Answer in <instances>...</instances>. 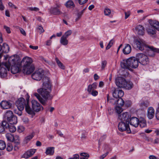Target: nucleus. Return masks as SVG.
<instances>
[{
    "instance_id": "nucleus-1",
    "label": "nucleus",
    "mask_w": 159,
    "mask_h": 159,
    "mask_svg": "<svg viewBox=\"0 0 159 159\" xmlns=\"http://www.w3.org/2000/svg\"><path fill=\"white\" fill-rule=\"evenodd\" d=\"M43 83L42 88L37 89L38 93H35L34 96L43 105H46L48 100H51L53 96L51 94L52 85L49 78L45 76L43 78Z\"/></svg>"
},
{
    "instance_id": "nucleus-2",
    "label": "nucleus",
    "mask_w": 159,
    "mask_h": 159,
    "mask_svg": "<svg viewBox=\"0 0 159 159\" xmlns=\"http://www.w3.org/2000/svg\"><path fill=\"white\" fill-rule=\"evenodd\" d=\"M31 58L29 57H25L23 59L21 64L23 65V71L24 73L29 75L32 73L34 70V67L32 66Z\"/></svg>"
},
{
    "instance_id": "nucleus-3",
    "label": "nucleus",
    "mask_w": 159,
    "mask_h": 159,
    "mask_svg": "<svg viewBox=\"0 0 159 159\" xmlns=\"http://www.w3.org/2000/svg\"><path fill=\"white\" fill-rule=\"evenodd\" d=\"M139 65L138 61L136 57H132L126 60H124L121 62L122 68L129 69L130 68H136Z\"/></svg>"
},
{
    "instance_id": "nucleus-4",
    "label": "nucleus",
    "mask_w": 159,
    "mask_h": 159,
    "mask_svg": "<svg viewBox=\"0 0 159 159\" xmlns=\"http://www.w3.org/2000/svg\"><path fill=\"white\" fill-rule=\"evenodd\" d=\"M8 65L11 66V71L12 73L15 74L20 71V65L16 64V59L14 56L9 57L8 60Z\"/></svg>"
},
{
    "instance_id": "nucleus-5",
    "label": "nucleus",
    "mask_w": 159,
    "mask_h": 159,
    "mask_svg": "<svg viewBox=\"0 0 159 159\" xmlns=\"http://www.w3.org/2000/svg\"><path fill=\"white\" fill-rule=\"evenodd\" d=\"M6 137L7 141L14 143V149L15 151H17L20 147V142L19 137L18 136L13 135L10 133H7L6 134Z\"/></svg>"
},
{
    "instance_id": "nucleus-6",
    "label": "nucleus",
    "mask_w": 159,
    "mask_h": 159,
    "mask_svg": "<svg viewBox=\"0 0 159 159\" xmlns=\"http://www.w3.org/2000/svg\"><path fill=\"white\" fill-rule=\"evenodd\" d=\"M4 120H6L10 124L13 125L17 123V118L14 115L12 111L10 110L7 111L3 116Z\"/></svg>"
},
{
    "instance_id": "nucleus-7",
    "label": "nucleus",
    "mask_w": 159,
    "mask_h": 159,
    "mask_svg": "<svg viewBox=\"0 0 159 159\" xmlns=\"http://www.w3.org/2000/svg\"><path fill=\"white\" fill-rule=\"evenodd\" d=\"M10 70V66L7 62H0V75L2 78L7 77V71Z\"/></svg>"
},
{
    "instance_id": "nucleus-8",
    "label": "nucleus",
    "mask_w": 159,
    "mask_h": 159,
    "mask_svg": "<svg viewBox=\"0 0 159 159\" xmlns=\"http://www.w3.org/2000/svg\"><path fill=\"white\" fill-rule=\"evenodd\" d=\"M136 58L139 62L143 65L148 64L149 62V58L147 56L142 53H138L136 55Z\"/></svg>"
},
{
    "instance_id": "nucleus-9",
    "label": "nucleus",
    "mask_w": 159,
    "mask_h": 159,
    "mask_svg": "<svg viewBox=\"0 0 159 159\" xmlns=\"http://www.w3.org/2000/svg\"><path fill=\"white\" fill-rule=\"evenodd\" d=\"M119 130L121 132L126 131L127 133L129 134L131 132L129 127V123H126L123 121H121L118 125Z\"/></svg>"
},
{
    "instance_id": "nucleus-10",
    "label": "nucleus",
    "mask_w": 159,
    "mask_h": 159,
    "mask_svg": "<svg viewBox=\"0 0 159 159\" xmlns=\"http://www.w3.org/2000/svg\"><path fill=\"white\" fill-rule=\"evenodd\" d=\"M134 42L136 44L137 48L141 51L143 50L144 48L148 46L145 42L143 39H138L134 40Z\"/></svg>"
},
{
    "instance_id": "nucleus-11",
    "label": "nucleus",
    "mask_w": 159,
    "mask_h": 159,
    "mask_svg": "<svg viewBox=\"0 0 159 159\" xmlns=\"http://www.w3.org/2000/svg\"><path fill=\"white\" fill-rule=\"evenodd\" d=\"M27 100L22 98H21L18 99L16 102V105L17 106L19 111H23L24 108L26 106Z\"/></svg>"
},
{
    "instance_id": "nucleus-12",
    "label": "nucleus",
    "mask_w": 159,
    "mask_h": 159,
    "mask_svg": "<svg viewBox=\"0 0 159 159\" xmlns=\"http://www.w3.org/2000/svg\"><path fill=\"white\" fill-rule=\"evenodd\" d=\"M43 70L42 69H39L36 70L32 75V77L34 80L37 81H40L43 76Z\"/></svg>"
},
{
    "instance_id": "nucleus-13",
    "label": "nucleus",
    "mask_w": 159,
    "mask_h": 159,
    "mask_svg": "<svg viewBox=\"0 0 159 159\" xmlns=\"http://www.w3.org/2000/svg\"><path fill=\"white\" fill-rule=\"evenodd\" d=\"M146 48L148 50V54L150 57L155 56V53H159V49L154 48L152 46H149L148 45Z\"/></svg>"
},
{
    "instance_id": "nucleus-14",
    "label": "nucleus",
    "mask_w": 159,
    "mask_h": 159,
    "mask_svg": "<svg viewBox=\"0 0 159 159\" xmlns=\"http://www.w3.org/2000/svg\"><path fill=\"white\" fill-rule=\"evenodd\" d=\"M131 116L128 112L123 113L122 115L119 116L118 119L121 121H123L126 123H129V119H130Z\"/></svg>"
},
{
    "instance_id": "nucleus-15",
    "label": "nucleus",
    "mask_w": 159,
    "mask_h": 159,
    "mask_svg": "<svg viewBox=\"0 0 159 159\" xmlns=\"http://www.w3.org/2000/svg\"><path fill=\"white\" fill-rule=\"evenodd\" d=\"M124 94V92L121 89L118 88H114L112 92L113 97L116 98H121Z\"/></svg>"
},
{
    "instance_id": "nucleus-16",
    "label": "nucleus",
    "mask_w": 159,
    "mask_h": 159,
    "mask_svg": "<svg viewBox=\"0 0 159 159\" xmlns=\"http://www.w3.org/2000/svg\"><path fill=\"white\" fill-rule=\"evenodd\" d=\"M126 80L121 77H118L115 79V83L116 86L120 88H123Z\"/></svg>"
},
{
    "instance_id": "nucleus-17",
    "label": "nucleus",
    "mask_w": 159,
    "mask_h": 159,
    "mask_svg": "<svg viewBox=\"0 0 159 159\" xmlns=\"http://www.w3.org/2000/svg\"><path fill=\"white\" fill-rule=\"evenodd\" d=\"M32 107L34 111L38 112L43 109L41 105L35 100H32L31 102Z\"/></svg>"
},
{
    "instance_id": "nucleus-18",
    "label": "nucleus",
    "mask_w": 159,
    "mask_h": 159,
    "mask_svg": "<svg viewBox=\"0 0 159 159\" xmlns=\"http://www.w3.org/2000/svg\"><path fill=\"white\" fill-rule=\"evenodd\" d=\"M8 123L6 120H3L0 123V133L4 134L6 130L8 129Z\"/></svg>"
},
{
    "instance_id": "nucleus-19",
    "label": "nucleus",
    "mask_w": 159,
    "mask_h": 159,
    "mask_svg": "<svg viewBox=\"0 0 159 159\" xmlns=\"http://www.w3.org/2000/svg\"><path fill=\"white\" fill-rule=\"evenodd\" d=\"M29 98L30 96L27 94V96L26 97L27 103L26 106L25 107V110L26 112L30 114H34V111L33 109H32L29 105Z\"/></svg>"
},
{
    "instance_id": "nucleus-20",
    "label": "nucleus",
    "mask_w": 159,
    "mask_h": 159,
    "mask_svg": "<svg viewBox=\"0 0 159 159\" xmlns=\"http://www.w3.org/2000/svg\"><path fill=\"white\" fill-rule=\"evenodd\" d=\"M129 123L131 125L136 128L139 125V120L137 118L135 117H130Z\"/></svg>"
},
{
    "instance_id": "nucleus-21",
    "label": "nucleus",
    "mask_w": 159,
    "mask_h": 159,
    "mask_svg": "<svg viewBox=\"0 0 159 159\" xmlns=\"http://www.w3.org/2000/svg\"><path fill=\"white\" fill-rule=\"evenodd\" d=\"M0 105L2 109H7L11 107L12 104L10 101L3 100L1 102Z\"/></svg>"
},
{
    "instance_id": "nucleus-22",
    "label": "nucleus",
    "mask_w": 159,
    "mask_h": 159,
    "mask_svg": "<svg viewBox=\"0 0 159 159\" xmlns=\"http://www.w3.org/2000/svg\"><path fill=\"white\" fill-rule=\"evenodd\" d=\"M35 150V149H32L27 151L23 155L22 157L26 159L29 158L34 154Z\"/></svg>"
},
{
    "instance_id": "nucleus-23",
    "label": "nucleus",
    "mask_w": 159,
    "mask_h": 159,
    "mask_svg": "<svg viewBox=\"0 0 159 159\" xmlns=\"http://www.w3.org/2000/svg\"><path fill=\"white\" fill-rule=\"evenodd\" d=\"M149 22L151 25L154 29L159 31V22L156 20L152 19L149 20Z\"/></svg>"
},
{
    "instance_id": "nucleus-24",
    "label": "nucleus",
    "mask_w": 159,
    "mask_h": 159,
    "mask_svg": "<svg viewBox=\"0 0 159 159\" xmlns=\"http://www.w3.org/2000/svg\"><path fill=\"white\" fill-rule=\"evenodd\" d=\"M155 110L152 107H148V109L147 116L149 119H151L154 117Z\"/></svg>"
},
{
    "instance_id": "nucleus-25",
    "label": "nucleus",
    "mask_w": 159,
    "mask_h": 159,
    "mask_svg": "<svg viewBox=\"0 0 159 159\" xmlns=\"http://www.w3.org/2000/svg\"><path fill=\"white\" fill-rule=\"evenodd\" d=\"M136 32L139 35H142L144 33V30L143 26L139 25L136 26L135 28Z\"/></svg>"
},
{
    "instance_id": "nucleus-26",
    "label": "nucleus",
    "mask_w": 159,
    "mask_h": 159,
    "mask_svg": "<svg viewBox=\"0 0 159 159\" xmlns=\"http://www.w3.org/2000/svg\"><path fill=\"white\" fill-rule=\"evenodd\" d=\"M134 86V84L132 82L126 80L123 88L126 89L130 90Z\"/></svg>"
},
{
    "instance_id": "nucleus-27",
    "label": "nucleus",
    "mask_w": 159,
    "mask_h": 159,
    "mask_svg": "<svg viewBox=\"0 0 159 159\" xmlns=\"http://www.w3.org/2000/svg\"><path fill=\"white\" fill-rule=\"evenodd\" d=\"M54 147H48L46 148L45 153L47 155L52 156L54 153Z\"/></svg>"
},
{
    "instance_id": "nucleus-28",
    "label": "nucleus",
    "mask_w": 159,
    "mask_h": 159,
    "mask_svg": "<svg viewBox=\"0 0 159 159\" xmlns=\"http://www.w3.org/2000/svg\"><path fill=\"white\" fill-rule=\"evenodd\" d=\"M131 47L129 44H127L125 48L123 49V52L125 54H128L131 52Z\"/></svg>"
},
{
    "instance_id": "nucleus-29",
    "label": "nucleus",
    "mask_w": 159,
    "mask_h": 159,
    "mask_svg": "<svg viewBox=\"0 0 159 159\" xmlns=\"http://www.w3.org/2000/svg\"><path fill=\"white\" fill-rule=\"evenodd\" d=\"M149 102L148 101H141L139 103V105L141 109H143L149 106Z\"/></svg>"
},
{
    "instance_id": "nucleus-30",
    "label": "nucleus",
    "mask_w": 159,
    "mask_h": 159,
    "mask_svg": "<svg viewBox=\"0 0 159 159\" xmlns=\"http://www.w3.org/2000/svg\"><path fill=\"white\" fill-rule=\"evenodd\" d=\"M9 51V48L8 45L6 43H4L2 46V52L7 53Z\"/></svg>"
},
{
    "instance_id": "nucleus-31",
    "label": "nucleus",
    "mask_w": 159,
    "mask_h": 159,
    "mask_svg": "<svg viewBox=\"0 0 159 159\" xmlns=\"http://www.w3.org/2000/svg\"><path fill=\"white\" fill-rule=\"evenodd\" d=\"M115 104L117 106H122L125 104V102L121 98H120L115 101Z\"/></svg>"
},
{
    "instance_id": "nucleus-32",
    "label": "nucleus",
    "mask_w": 159,
    "mask_h": 159,
    "mask_svg": "<svg viewBox=\"0 0 159 159\" xmlns=\"http://www.w3.org/2000/svg\"><path fill=\"white\" fill-rule=\"evenodd\" d=\"M50 12L54 15H59L62 13L60 10L56 7L52 8Z\"/></svg>"
},
{
    "instance_id": "nucleus-33",
    "label": "nucleus",
    "mask_w": 159,
    "mask_h": 159,
    "mask_svg": "<svg viewBox=\"0 0 159 159\" xmlns=\"http://www.w3.org/2000/svg\"><path fill=\"white\" fill-rule=\"evenodd\" d=\"M67 38L63 36H62L60 40V43L63 45H66L68 43V40Z\"/></svg>"
},
{
    "instance_id": "nucleus-34",
    "label": "nucleus",
    "mask_w": 159,
    "mask_h": 159,
    "mask_svg": "<svg viewBox=\"0 0 159 159\" xmlns=\"http://www.w3.org/2000/svg\"><path fill=\"white\" fill-rule=\"evenodd\" d=\"M55 61L57 64L59 68L63 70L65 69V66L63 65L62 63L59 60L57 57H56Z\"/></svg>"
},
{
    "instance_id": "nucleus-35",
    "label": "nucleus",
    "mask_w": 159,
    "mask_h": 159,
    "mask_svg": "<svg viewBox=\"0 0 159 159\" xmlns=\"http://www.w3.org/2000/svg\"><path fill=\"white\" fill-rule=\"evenodd\" d=\"M139 125L142 128L145 127L147 126L146 121L144 119H142L139 120Z\"/></svg>"
},
{
    "instance_id": "nucleus-36",
    "label": "nucleus",
    "mask_w": 159,
    "mask_h": 159,
    "mask_svg": "<svg viewBox=\"0 0 159 159\" xmlns=\"http://www.w3.org/2000/svg\"><path fill=\"white\" fill-rule=\"evenodd\" d=\"M34 136V133H33L29 135L26 136L24 142L26 143H27L29 141L33 138Z\"/></svg>"
},
{
    "instance_id": "nucleus-37",
    "label": "nucleus",
    "mask_w": 159,
    "mask_h": 159,
    "mask_svg": "<svg viewBox=\"0 0 159 159\" xmlns=\"http://www.w3.org/2000/svg\"><path fill=\"white\" fill-rule=\"evenodd\" d=\"M66 7H74L75 6L74 2L71 0L67 1L66 4Z\"/></svg>"
},
{
    "instance_id": "nucleus-38",
    "label": "nucleus",
    "mask_w": 159,
    "mask_h": 159,
    "mask_svg": "<svg viewBox=\"0 0 159 159\" xmlns=\"http://www.w3.org/2000/svg\"><path fill=\"white\" fill-rule=\"evenodd\" d=\"M6 147L5 142L3 140H0V150H3Z\"/></svg>"
},
{
    "instance_id": "nucleus-39",
    "label": "nucleus",
    "mask_w": 159,
    "mask_h": 159,
    "mask_svg": "<svg viewBox=\"0 0 159 159\" xmlns=\"http://www.w3.org/2000/svg\"><path fill=\"white\" fill-rule=\"evenodd\" d=\"M147 32L150 35H153L156 33L155 29L149 28L147 30Z\"/></svg>"
},
{
    "instance_id": "nucleus-40",
    "label": "nucleus",
    "mask_w": 159,
    "mask_h": 159,
    "mask_svg": "<svg viewBox=\"0 0 159 159\" xmlns=\"http://www.w3.org/2000/svg\"><path fill=\"white\" fill-rule=\"evenodd\" d=\"M8 129H9L10 132L12 133L15 132L16 130V127L13 125H9Z\"/></svg>"
},
{
    "instance_id": "nucleus-41",
    "label": "nucleus",
    "mask_w": 159,
    "mask_h": 159,
    "mask_svg": "<svg viewBox=\"0 0 159 159\" xmlns=\"http://www.w3.org/2000/svg\"><path fill=\"white\" fill-rule=\"evenodd\" d=\"M115 109L116 112L118 114H120L123 111L121 107L118 106H116Z\"/></svg>"
},
{
    "instance_id": "nucleus-42",
    "label": "nucleus",
    "mask_w": 159,
    "mask_h": 159,
    "mask_svg": "<svg viewBox=\"0 0 159 159\" xmlns=\"http://www.w3.org/2000/svg\"><path fill=\"white\" fill-rule=\"evenodd\" d=\"M72 33V31L71 30H69L66 32L62 36L67 38Z\"/></svg>"
},
{
    "instance_id": "nucleus-43",
    "label": "nucleus",
    "mask_w": 159,
    "mask_h": 159,
    "mask_svg": "<svg viewBox=\"0 0 159 159\" xmlns=\"http://www.w3.org/2000/svg\"><path fill=\"white\" fill-rule=\"evenodd\" d=\"M13 148L12 144L11 143H8L7 144V150L8 152H10L12 150Z\"/></svg>"
},
{
    "instance_id": "nucleus-44",
    "label": "nucleus",
    "mask_w": 159,
    "mask_h": 159,
    "mask_svg": "<svg viewBox=\"0 0 159 159\" xmlns=\"http://www.w3.org/2000/svg\"><path fill=\"white\" fill-rule=\"evenodd\" d=\"M111 13L110 9L107 8H105L104 10V13L105 16H108Z\"/></svg>"
},
{
    "instance_id": "nucleus-45",
    "label": "nucleus",
    "mask_w": 159,
    "mask_h": 159,
    "mask_svg": "<svg viewBox=\"0 0 159 159\" xmlns=\"http://www.w3.org/2000/svg\"><path fill=\"white\" fill-rule=\"evenodd\" d=\"M155 116L157 119L159 120V103L158 107L157 109L156 112Z\"/></svg>"
},
{
    "instance_id": "nucleus-46",
    "label": "nucleus",
    "mask_w": 159,
    "mask_h": 159,
    "mask_svg": "<svg viewBox=\"0 0 159 159\" xmlns=\"http://www.w3.org/2000/svg\"><path fill=\"white\" fill-rule=\"evenodd\" d=\"M24 130V127L22 126H19L17 128V131L19 133H21Z\"/></svg>"
},
{
    "instance_id": "nucleus-47",
    "label": "nucleus",
    "mask_w": 159,
    "mask_h": 159,
    "mask_svg": "<svg viewBox=\"0 0 159 159\" xmlns=\"http://www.w3.org/2000/svg\"><path fill=\"white\" fill-rule=\"evenodd\" d=\"M89 94H91L93 96H96L98 94V92L97 91L93 89L92 91Z\"/></svg>"
},
{
    "instance_id": "nucleus-48",
    "label": "nucleus",
    "mask_w": 159,
    "mask_h": 159,
    "mask_svg": "<svg viewBox=\"0 0 159 159\" xmlns=\"http://www.w3.org/2000/svg\"><path fill=\"white\" fill-rule=\"evenodd\" d=\"M107 64V61H102L101 63V69L102 70L104 69Z\"/></svg>"
},
{
    "instance_id": "nucleus-49",
    "label": "nucleus",
    "mask_w": 159,
    "mask_h": 159,
    "mask_svg": "<svg viewBox=\"0 0 159 159\" xmlns=\"http://www.w3.org/2000/svg\"><path fill=\"white\" fill-rule=\"evenodd\" d=\"M80 155L81 156L83 157L89 158V155L86 152H82L80 154Z\"/></svg>"
},
{
    "instance_id": "nucleus-50",
    "label": "nucleus",
    "mask_w": 159,
    "mask_h": 159,
    "mask_svg": "<svg viewBox=\"0 0 159 159\" xmlns=\"http://www.w3.org/2000/svg\"><path fill=\"white\" fill-rule=\"evenodd\" d=\"M87 133L86 132H84L81 134V139L82 140H85L87 137Z\"/></svg>"
},
{
    "instance_id": "nucleus-51",
    "label": "nucleus",
    "mask_w": 159,
    "mask_h": 159,
    "mask_svg": "<svg viewBox=\"0 0 159 159\" xmlns=\"http://www.w3.org/2000/svg\"><path fill=\"white\" fill-rule=\"evenodd\" d=\"M93 89L92 88V86L91 84L89 85L88 87L87 91L89 94L92 91Z\"/></svg>"
},
{
    "instance_id": "nucleus-52",
    "label": "nucleus",
    "mask_w": 159,
    "mask_h": 159,
    "mask_svg": "<svg viewBox=\"0 0 159 159\" xmlns=\"http://www.w3.org/2000/svg\"><path fill=\"white\" fill-rule=\"evenodd\" d=\"M83 13L82 12H81V11H80L77 14V18L76 19V20H78L81 17L82 15L83 14Z\"/></svg>"
},
{
    "instance_id": "nucleus-53",
    "label": "nucleus",
    "mask_w": 159,
    "mask_h": 159,
    "mask_svg": "<svg viewBox=\"0 0 159 159\" xmlns=\"http://www.w3.org/2000/svg\"><path fill=\"white\" fill-rule=\"evenodd\" d=\"M88 0H78V2L80 5H82L86 3Z\"/></svg>"
},
{
    "instance_id": "nucleus-54",
    "label": "nucleus",
    "mask_w": 159,
    "mask_h": 159,
    "mask_svg": "<svg viewBox=\"0 0 159 159\" xmlns=\"http://www.w3.org/2000/svg\"><path fill=\"white\" fill-rule=\"evenodd\" d=\"M29 10L30 11H38L39 10V9L38 8L36 7H30L29 8Z\"/></svg>"
},
{
    "instance_id": "nucleus-55",
    "label": "nucleus",
    "mask_w": 159,
    "mask_h": 159,
    "mask_svg": "<svg viewBox=\"0 0 159 159\" xmlns=\"http://www.w3.org/2000/svg\"><path fill=\"white\" fill-rule=\"evenodd\" d=\"M4 28L6 30L7 32L8 33H10L11 32L10 30V28L8 27H7L6 26H4Z\"/></svg>"
},
{
    "instance_id": "nucleus-56",
    "label": "nucleus",
    "mask_w": 159,
    "mask_h": 159,
    "mask_svg": "<svg viewBox=\"0 0 159 159\" xmlns=\"http://www.w3.org/2000/svg\"><path fill=\"white\" fill-rule=\"evenodd\" d=\"M131 102L130 101H126L125 102V105L127 107H130L131 105Z\"/></svg>"
},
{
    "instance_id": "nucleus-57",
    "label": "nucleus",
    "mask_w": 159,
    "mask_h": 159,
    "mask_svg": "<svg viewBox=\"0 0 159 159\" xmlns=\"http://www.w3.org/2000/svg\"><path fill=\"white\" fill-rule=\"evenodd\" d=\"M37 29L40 31V33H42L44 31L43 27L41 26H39L37 28Z\"/></svg>"
},
{
    "instance_id": "nucleus-58",
    "label": "nucleus",
    "mask_w": 159,
    "mask_h": 159,
    "mask_svg": "<svg viewBox=\"0 0 159 159\" xmlns=\"http://www.w3.org/2000/svg\"><path fill=\"white\" fill-rule=\"evenodd\" d=\"M9 6L12 7H13L15 9H16L17 8V7H16L14 4H12L11 2H9L8 3Z\"/></svg>"
},
{
    "instance_id": "nucleus-59",
    "label": "nucleus",
    "mask_w": 159,
    "mask_h": 159,
    "mask_svg": "<svg viewBox=\"0 0 159 159\" xmlns=\"http://www.w3.org/2000/svg\"><path fill=\"white\" fill-rule=\"evenodd\" d=\"M4 8V7L2 5V0H0V10H3Z\"/></svg>"
},
{
    "instance_id": "nucleus-60",
    "label": "nucleus",
    "mask_w": 159,
    "mask_h": 159,
    "mask_svg": "<svg viewBox=\"0 0 159 159\" xmlns=\"http://www.w3.org/2000/svg\"><path fill=\"white\" fill-rule=\"evenodd\" d=\"M20 33L24 36L26 35V33L25 31L22 28H20Z\"/></svg>"
},
{
    "instance_id": "nucleus-61",
    "label": "nucleus",
    "mask_w": 159,
    "mask_h": 159,
    "mask_svg": "<svg viewBox=\"0 0 159 159\" xmlns=\"http://www.w3.org/2000/svg\"><path fill=\"white\" fill-rule=\"evenodd\" d=\"M91 85L92 86L93 88L94 89L97 88V84L96 83H94Z\"/></svg>"
},
{
    "instance_id": "nucleus-62",
    "label": "nucleus",
    "mask_w": 159,
    "mask_h": 159,
    "mask_svg": "<svg viewBox=\"0 0 159 159\" xmlns=\"http://www.w3.org/2000/svg\"><path fill=\"white\" fill-rule=\"evenodd\" d=\"M125 19H126L127 18L130 16V13L129 12H125Z\"/></svg>"
},
{
    "instance_id": "nucleus-63",
    "label": "nucleus",
    "mask_w": 159,
    "mask_h": 159,
    "mask_svg": "<svg viewBox=\"0 0 159 159\" xmlns=\"http://www.w3.org/2000/svg\"><path fill=\"white\" fill-rule=\"evenodd\" d=\"M72 158L73 159H79V156L78 154H75L74 155L73 157Z\"/></svg>"
},
{
    "instance_id": "nucleus-64",
    "label": "nucleus",
    "mask_w": 159,
    "mask_h": 159,
    "mask_svg": "<svg viewBox=\"0 0 159 159\" xmlns=\"http://www.w3.org/2000/svg\"><path fill=\"white\" fill-rule=\"evenodd\" d=\"M108 152H106V153L102 155L100 157V159H103L104 157H105L108 154Z\"/></svg>"
}]
</instances>
